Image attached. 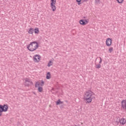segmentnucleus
<instances>
[{
  "mask_svg": "<svg viewBox=\"0 0 126 126\" xmlns=\"http://www.w3.org/2000/svg\"><path fill=\"white\" fill-rule=\"evenodd\" d=\"M39 47L37 42L33 41L31 42L29 45H27V49L31 52L35 51Z\"/></svg>",
  "mask_w": 126,
  "mask_h": 126,
  "instance_id": "f257e3e1",
  "label": "nucleus"
},
{
  "mask_svg": "<svg viewBox=\"0 0 126 126\" xmlns=\"http://www.w3.org/2000/svg\"><path fill=\"white\" fill-rule=\"evenodd\" d=\"M93 92L92 91L87 92L85 94V96H84V100L87 101L86 103H90L92 101L93 97H92Z\"/></svg>",
  "mask_w": 126,
  "mask_h": 126,
  "instance_id": "f03ea898",
  "label": "nucleus"
},
{
  "mask_svg": "<svg viewBox=\"0 0 126 126\" xmlns=\"http://www.w3.org/2000/svg\"><path fill=\"white\" fill-rule=\"evenodd\" d=\"M8 110V105L4 104L2 105L0 104V117H1L3 112H7Z\"/></svg>",
  "mask_w": 126,
  "mask_h": 126,
  "instance_id": "7ed1b4c3",
  "label": "nucleus"
},
{
  "mask_svg": "<svg viewBox=\"0 0 126 126\" xmlns=\"http://www.w3.org/2000/svg\"><path fill=\"white\" fill-rule=\"evenodd\" d=\"M51 3H50V7L52 9V11H55L56 10V6H55L56 3V0H51Z\"/></svg>",
  "mask_w": 126,
  "mask_h": 126,
  "instance_id": "20e7f679",
  "label": "nucleus"
},
{
  "mask_svg": "<svg viewBox=\"0 0 126 126\" xmlns=\"http://www.w3.org/2000/svg\"><path fill=\"white\" fill-rule=\"evenodd\" d=\"M25 85L29 87L30 85H33V82L29 78L25 79Z\"/></svg>",
  "mask_w": 126,
  "mask_h": 126,
  "instance_id": "39448f33",
  "label": "nucleus"
},
{
  "mask_svg": "<svg viewBox=\"0 0 126 126\" xmlns=\"http://www.w3.org/2000/svg\"><path fill=\"white\" fill-rule=\"evenodd\" d=\"M41 58L40 55H34L33 57V60L35 63H38Z\"/></svg>",
  "mask_w": 126,
  "mask_h": 126,
  "instance_id": "423d86ee",
  "label": "nucleus"
},
{
  "mask_svg": "<svg viewBox=\"0 0 126 126\" xmlns=\"http://www.w3.org/2000/svg\"><path fill=\"white\" fill-rule=\"evenodd\" d=\"M44 81L42 80L41 82V83L40 84L39 82L37 81L35 84V88H38V86H40L41 87H42L44 86Z\"/></svg>",
  "mask_w": 126,
  "mask_h": 126,
  "instance_id": "0eeeda50",
  "label": "nucleus"
},
{
  "mask_svg": "<svg viewBox=\"0 0 126 126\" xmlns=\"http://www.w3.org/2000/svg\"><path fill=\"white\" fill-rule=\"evenodd\" d=\"M89 23V21L86 19L81 20L80 21V24L82 25H86Z\"/></svg>",
  "mask_w": 126,
  "mask_h": 126,
  "instance_id": "6e6552de",
  "label": "nucleus"
},
{
  "mask_svg": "<svg viewBox=\"0 0 126 126\" xmlns=\"http://www.w3.org/2000/svg\"><path fill=\"white\" fill-rule=\"evenodd\" d=\"M111 44H112V40L109 38L107 39L106 41V46L108 47H109L110 46H111Z\"/></svg>",
  "mask_w": 126,
  "mask_h": 126,
  "instance_id": "1a4fd4ad",
  "label": "nucleus"
},
{
  "mask_svg": "<svg viewBox=\"0 0 126 126\" xmlns=\"http://www.w3.org/2000/svg\"><path fill=\"white\" fill-rule=\"evenodd\" d=\"M119 122H120V124L121 125H125L126 124V119H125V118H122L120 121Z\"/></svg>",
  "mask_w": 126,
  "mask_h": 126,
  "instance_id": "9d476101",
  "label": "nucleus"
},
{
  "mask_svg": "<svg viewBox=\"0 0 126 126\" xmlns=\"http://www.w3.org/2000/svg\"><path fill=\"white\" fill-rule=\"evenodd\" d=\"M51 78V73L50 72H48L47 73L46 76V79L47 80H49Z\"/></svg>",
  "mask_w": 126,
  "mask_h": 126,
  "instance_id": "9b49d317",
  "label": "nucleus"
},
{
  "mask_svg": "<svg viewBox=\"0 0 126 126\" xmlns=\"http://www.w3.org/2000/svg\"><path fill=\"white\" fill-rule=\"evenodd\" d=\"M33 32H34V29H32V28H31L28 31V33L29 34H33Z\"/></svg>",
  "mask_w": 126,
  "mask_h": 126,
  "instance_id": "f8f14e48",
  "label": "nucleus"
},
{
  "mask_svg": "<svg viewBox=\"0 0 126 126\" xmlns=\"http://www.w3.org/2000/svg\"><path fill=\"white\" fill-rule=\"evenodd\" d=\"M63 103V101H61L60 99H58L57 101H56V105H59Z\"/></svg>",
  "mask_w": 126,
  "mask_h": 126,
  "instance_id": "ddd939ff",
  "label": "nucleus"
},
{
  "mask_svg": "<svg viewBox=\"0 0 126 126\" xmlns=\"http://www.w3.org/2000/svg\"><path fill=\"white\" fill-rule=\"evenodd\" d=\"M39 32V29L38 28H35L34 30V32L35 34H38Z\"/></svg>",
  "mask_w": 126,
  "mask_h": 126,
  "instance_id": "4468645a",
  "label": "nucleus"
},
{
  "mask_svg": "<svg viewBox=\"0 0 126 126\" xmlns=\"http://www.w3.org/2000/svg\"><path fill=\"white\" fill-rule=\"evenodd\" d=\"M37 90L39 93H41L43 91V88L42 87L38 86Z\"/></svg>",
  "mask_w": 126,
  "mask_h": 126,
  "instance_id": "2eb2a0df",
  "label": "nucleus"
},
{
  "mask_svg": "<svg viewBox=\"0 0 126 126\" xmlns=\"http://www.w3.org/2000/svg\"><path fill=\"white\" fill-rule=\"evenodd\" d=\"M53 64V63L52 61H49L48 63L47 66L48 67H50Z\"/></svg>",
  "mask_w": 126,
  "mask_h": 126,
  "instance_id": "dca6fc26",
  "label": "nucleus"
},
{
  "mask_svg": "<svg viewBox=\"0 0 126 126\" xmlns=\"http://www.w3.org/2000/svg\"><path fill=\"white\" fill-rule=\"evenodd\" d=\"M97 60H100V61H99V64L101 63H102V59L101 58V57H99V58H96V60H95V62H96V61Z\"/></svg>",
  "mask_w": 126,
  "mask_h": 126,
  "instance_id": "f3484780",
  "label": "nucleus"
},
{
  "mask_svg": "<svg viewBox=\"0 0 126 126\" xmlns=\"http://www.w3.org/2000/svg\"><path fill=\"white\" fill-rule=\"evenodd\" d=\"M101 64H96V67L95 68L96 69H99L100 67H101Z\"/></svg>",
  "mask_w": 126,
  "mask_h": 126,
  "instance_id": "a211bd4d",
  "label": "nucleus"
},
{
  "mask_svg": "<svg viewBox=\"0 0 126 126\" xmlns=\"http://www.w3.org/2000/svg\"><path fill=\"white\" fill-rule=\"evenodd\" d=\"M81 0H76V1L78 2V5L81 4Z\"/></svg>",
  "mask_w": 126,
  "mask_h": 126,
  "instance_id": "6ab92c4d",
  "label": "nucleus"
},
{
  "mask_svg": "<svg viewBox=\"0 0 126 126\" xmlns=\"http://www.w3.org/2000/svg\"><path fill=\"white\" fill-rule=\"evenodd\" d=\"M113 47H110L109 49V51L110 53H112V52L113 51Z\"/></svg>",
  "mask_w": 126,
  "mask_h": 126,
  "instance_id": "aec40b11",
  "label": "nucleus"
},
{
  "mask_svg": "<svg viewBox=\"0 0 126 126\" xmlns=\"http://www.w3.org/2000/svg\"><path fill=\"white\" fill-rule=\"evenodd\" d=\"M117 1L119 3H123V1H124V0H117Z\"/></svg>",
  "mask_w": 126,
  "mask_h": 126,
  "instance_id": "412c9836",
  "label": "nucleus"
},
{
  "mask_svg": "<svg viewBox=\"0 0 126 126\" xmlns=\"http://www.w3.org/2000/svg\"><path fill=\"white\" fill-rule=\"evenodd\" d=\"M99 0H95V2L96 3H99Z\"/></svg>",
  "mask_w": 126,
  "mask_h": 126,
  "instance_id": "4be33fe9",
  "label": "nucleus"
},
{
  "mask_svg": "<svg viewBox=\"0 0 126 126\" xmlns=\"http://www.w3.org/2000/svg\"><path fill=\"white\" fill-rule=\"evenodd\" d=\"M119 122L118 121H116V125H119Z\"/></svg>",
  "mask_w": 126,
  "mask_h": 126,
  "instance_id": "5701e85b",
  "label": "nucleus"
},
{
  "mask_svg": "<svg viewBox=\"0 0 126 126\" xmlns=\"http://www.w3.org/2000/svg\"><path fill=\"white\" fill-rule=\"evenodd\" d=\"M85 1H87V0H84Z\"/></svg>",
  "mask_w": 126,
  "mask_h": 126,
  "instance_id": "b1692460",
  "label": "nucleus"
}]
</instances>
